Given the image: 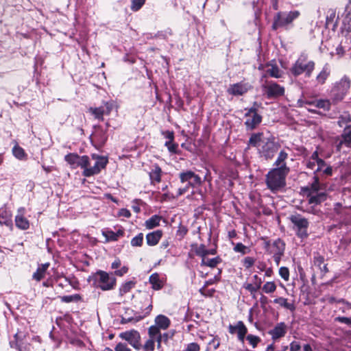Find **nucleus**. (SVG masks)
<instances>
[{"instance_id":"obj_1","label":"nucleus","mask_w":351,"mask_h":351,"mask_svg":"<svg viewBox=\"0 0 351 351\" xmlns=\"http://www.w3.org/2000/svg\"><path fill=\"white\" fill-rule=\"evenodd\" d=\"M248 146L256 147L260 156L266 160L272 159L280 147V143L275 141L274 137L265 136L263 132L252 134L249 139Z\"/></svg>"},{"instance_id":"obj_2","label":"nucleus","mask_w":351,"mask_h":351,"mask_svg":"<svg viewBox=\"0 0 351 351\" xmlns=\"http://www.w3.org/2000/svg\"><path fill=\"white\" fill-rule=\"evenodd\" d=\"M289 171L284 168H273L265 176V184L271 192L276 193L286 186V178Z\"/></svg>"},{"instance_id":"obj_3","label":"nucleus","mask_w":351,"mask_h":351,"mask_svg":"<svg viewBox=\"0 0 351 351\" xmlns=\"http://www.w3.org/2000/svg\"><path fill=\"white\" fill-rule=\"evenodd\" d=\"M88 282L91 285L102 291H110L115 288L117 285V279L112 275L102 270H98L95 273L92 274L88 278Z\"/></svg>"},{"instance_id":"obj_4","label":"nucleus","mask_w":351,"mask_h":351,"mask_svg":"<svg viewBox=\"0 0 351 351\" xmlns=\"http://www.w3.org/2000/svg\"><path fill=\"white\" fill-rule=\"evenodd\" d=\"M299 16L300 12L298 10L291 11L289 12H279L274 18L272 29L276 30L281 27L287 28V27Z\"/></svg>"},{"instance_id":"obj_5","label":"nucleus","mask_w":351,"mask_h":351,"mask_svg":"<svg viewBox=\"0 0 351 351\" xmlns=\"http://www.w3.org/2000/svg\"><path fill=\"white\" fill-rule=\"evenodd\" d=\"M315 68L313 61L306 62V57L301 56L293 65L291 72L294 76H298L305 73L306 76L310 77Z\"/></svg>"},{"instance_id":"obj_6","label":"nucleus","mask_w":351,"mask_h":351,"mask_svg":"<svg viewBox=\"0 0 351 351\" xmlns=\"http://www.w3.org/2000/svg\"><path fill=\"white\" fill-rule=\"evenodd\" d=\"M289 219L294 225L298 237L301 239L306 238L308 235L307 232L309 225L308 219L300 214L291 215Z\"/></svg>"},{"instance_id":"obj_7","label":"nucleus","mask_w":351,"mask_h":351,"mask_svg":"<svg viewBox=\"0 0 351 351\" xmlns=\"http://www.w3.org/2000/svg\"><path fill=\"white\" fill-rule=\"evenodd\" d=\"M262 88L268 99H276L285 94V88L273 81H266Z\"/></svg>"},{"instance_id":"obj_8","label":"nucleus","mask_w":351,"mask_h":351,"mask_svg":"<svg viewBox=\"0 0 351 351\" xmlns=\"http://www.w3.org/2000/svg\"><path fill=\"white\" fill-rule=\"evenodd\" d=\"M285 250V243L280 239H277L272 242L271 247L268 254H272L274 260L277 265H279L282 257L284 256Z\"/></svg>"},{"instance_id":"obj_9","label":"nucleus","mask_w":351,"mask_h":351,"mask_svg":"<svg viewBox=\"0 0 351 351\" xmlns=\"http://www.w3.org/2000/svg\"><path fill=\"white\" fill-rule=\"evenodd\" d=\"M120 338L128 341L134 349L139 350L142 348L140 333L135 330L125 331L119 334Z\"/></svg>"},{"instance_id":"obj_10","label":"nucleus","mask_w":351,"mask_h":351,"mask_svg":"<svg viewBox=\"0 0 351 351\" xmlns=\"http://www.w3.org/2000/svg\"><path fill=\"white\" fill-rule=\"evenodd\" d=\"M179 178L181 182L188 183L186 186L188 187H195L202 184L201 178L191 170L180 172L179 174Z\"/></svg>"},{"instance_id":"obj_11","label":"nucleus","mask_w":351,"mask_h":351,"mask_svg":"<svg viewBox=\"0 0 351 351\" xmlns=\"http://www.w3.org/2000/svg\"><path fill=\"white\" fill-rule=\"evenodd\" d=\"M97 160L93 167H88L85 171H83V176L90 177L100 173L102 169L106 168L108 164V158L104 156H97Z\"/></svg>"},{"instance_id":"obj_12","label":"nucleus","mask_w":351,"mask_h":351,"mask_svg":"<svg viewBox=\"0 0 351 351\" xmlns=\"http://www.w3.org/2000/svg\"><path fill=\"white\" fill-rule=\"evenodd\" d=\"M228 331L230 334L237 332L238 339L242 343H244L245 337L247 332V328L242 321H239L235 326L230 324Z\"/></svg>"},{"instance_id":"obj_13","label":"nucleus","mask_w":351,"mask_h":351,"mask_svg":"<svg viewBox=\"0 0 351 351\" xmlns=\"http://www.w3.org/2000/svg\"><path fill=\"white\" fill-rule=\"evenodd\" d=\"M287 328L285 322H280L272 330H270L268 333L271 336L272 339L276 341L284 337L287 333Z\"/></svg>"},{"instance_id":"obj_14","label":"nucleus","mask_w":351,"mask_h":351,"mask_svg":"<svg viewBox=\"0 0 351 351\" xmlns=\"http://www.w3.org/2000/svg\"><path fill=\"white\" fill-rule=\"evenodd\" d=\"M143 319V317L141 315H138L137 313H134V311L131 308H126L125 313L121 316V324H127L129 322H137Z\"/></svg>"},{"instance_id":"obj_15","label":"nucleus","mask_w":351,"mask_h":351,"mask_svg":"<svg viewBox=\"0 0 351 351\" xmlns=\"http://www.w3.org/2000/svg\"><path fill=\"white\" fill-rule=\"evenodd\" d=\"M162 236V230H157L146 235V241L148 245L154 246L157 245Z\"/></svg>"},{"instance_id":"obj_16","label":"nucleus","mask_w":351,"mask_h":351,"mask_svg":"<svg viewBox=\"0 0 351 351\" xmlns=\"http://www.w3.org/2000/svg\"><path fill=\"white\" fill-rule=\"evenodd\" d=\"M0 224L12 228L13 223L12 220V215L10 211L4 208H0Z\"/></svg>"},{"instance_id":"obj_17","label":"nucleus","mask_w":351,"mask_h":351,"mask_svg":"<svg viewBox=\"0 0 351 351\" xmlns=\"http://www.w3.org/2000/svg\"><path fill=\"white\" fill-rule=\"evenodd\" d=\"M288 158V154L284 151L281 150L274 164V165L276 167L275 168H284L285 167L287 169V171H290V169L289 167H287L286 164V160Z\"/></svg>"},{"instance_id":"obj_18","label":"nucleus","mask_w":351,"mask_h":351,"mask_svg":"<svg viewBox=\"0 0 351 351\" xmlns=\"http://www.w3.org/2000/svg\"><path fill=\"white\" fill-rule=\"evenodd\" d=\"M247 117L245 125L250 130L254 129L262 121V117L258 114H254Z\"/></svg>"},{"instance_id":"obj_19","label":"nucleus","mask_w":351,"mask_h":351,"mask_svg":"<svg viewBox=\"0 0 351 351\" xmlns=\"http://www.w3.org/2000/svg\"><path fill=\"white\" fill-rule=\"evenodd\" d=\"M313 193H310L308 195V204H319L322 202H324L326 199V194L324 192L321 193H315V195L313 194Z\"/></svg>"},{"instance_id":"obj_20","label":"nucleus","mask_w":351,"mask_h":351,"mask_svg":"<svg viewBox=\"0 0 351 351\" xmlns=\"http://www.w3.org/2000/svg\"><path fill=\"white\" fill-rule=\"evenodd\" d=\"M247 91V89L241 83L230 85L228 89V93L232 95H243Z\"/></svg>"},{"instance_id":"obj_21","label":"nucleus","mask_w":351,"mask_h":351,"mask_svg":"<svg viewBox=\"0 0 351 351\" xmlns=\"http://www.w3.org/2000/svg\"><path fill=\"white\" fill-rule=\"evenodd\" d=\"M161 174H162L161 168L158 165H155L154 168L152 169V171L149 173L151 183L152 184H154L155 182L159 183L161 181Z\"/></svg>"},{"instance_id":"obj_22","label":"nucleus","mask_w":351,"mask_h":351,"mask_svg":"<svg viewBox=\"0 0 351 351\" xmlns=\"http://www.w3.org/2000/svg\"><path fill=\"white\" fill-rule=\"evenodd\" d=\"M156 326L160 329L166 330L170 325V319L165 315H159L155 318Z\"/></svg>"},{"instance_id":"obj_23","label":"nucleus","mask_w":351,"mask_h":351,"mask_svg":"<svg viewBox=\"0 0 351 351\" xmlns=\"http://www.w3.org/2000/svg\"><path fill=\"white\" fill-rule=\"evenodd\" d=\"M149 283L152 285V287L154 290H160L163 287V282L160 279L158 273H154L149 276Z\"/></svg>"},{"instance_id":"obj_24","label":"nucleus","mask_w":351,"mask_h":351,"mask_svg":"<svg viewBox=\"0 0 351 351\" xmlns=\"http://www.w3.org/2000/svg\"><path fill=\"white\" fill-rule=\"evenodd\" d=\"M103 234L106 238L107 241H115L118 240L119 237L123 236L124 231L121 229L118 230L116 232L112 230H108L103 232Z\"/></svg>"},{"instance_id":"obj_25","label":"nucleus","mask_w":351,"mask_h":351,"mask_svg":"<svg viewBox=\"0 0 351 351\" xmlns=\"http://www.w3.org/2000/svg\"><path fill=\"white\" fill-rule=\"evenodd\" d=\"M274 303L279 304L280 306L288 309L291 311H293L295 309V306L293 303H289L287 298L279 297L274 300Z\"/></svg>"},{"instance_id":"obj_26","label":"nucleus","mask_w":351,"mask_h":351,"mask_svg":"<svg viewBox=\"0 0 351 351\" xmlns=\"http://www.w3.org/2000/svg\"><path fill=\"white\" fill-rule=\"evenodd\" d=\"M350 87V80L349 77L344 76L340 82L337 84L335 88L337 90L343 92L346 94Z\"/></svg>"},{"instance_id":"obj_27","label":"nucleus","mask_w":351,"mask_h":351,"mask_svg":"<svg viewBox=\"0 0 351 351\" xmlns=\"http://www.w3.org/2000/svg\"><path fill=\"white\" fill-rule=\"evenodd\" d=\"M221 262V258L219 256H216L213 258H206V256L202 259L201 266H207L213 268L215 267Z\"/></svg>"},{"instance_id":"obj_28","label":"nucleus","mask_w":351,"mask_h":351,"mask_svg":"<svg viewBox=\"0 0 351 351\" xmlns=\"http://www.w3.org/2000/svg\"><path fill=\"white\" fill-rule=\"evenodd\" d=\"M15 223L16 227L21 230H27L29 227V221L21 215H18L15 217Z\"/></svg>"},{"instance_id":"obj_29","label":"nucleus","mask_w":351,"mask_h":351,"mask_svg":"<svg viewBox=\"0 0 351 351\" xmlns=\"http://www.w3.org/2000/svg\"><path fill=\"white\" fill-rule=\"evenodd\" d=\"M162 217L159 215H154L145 221V225L147 229H152L159 226Z\"/></svg>"},{"instance_id":"obj_30","label":"nucleus","mask_w":351,"mask_h":351,"mask_svg":"<svg viewBox=\"0 0 351 351\" xmlns=\"http://www.w3.org/2000/svg\"><path fill=\"white\" fill-rule=\"evenodd\" d=\"M330 75V70L327 65H325L322 69V71L319 73V74L317 76L316 80L317 82L320 84H323L325 83L326 79Z\"/></svg>"},{"instance_id":"obj_31","label":"nucleus","mask_w":351,"mask_h":351,"mask_svg":"<svg viewBox=\"0 0 351 351\" xmlns=\"http://www.w3.org/2000/svg\"><path fill=\"white\" fill-rule=\"evenodd\" d=\"M62 302L70 303L82 301V298L80 294H74L71 295H64L59 297Z\"/></svg>"},{"instance_id":"obj_32","label":"nucleus","mask_w":351,"mask_h":351,"mask_svg":"<svg viewBox=\"0 0 351 351\" xmlns=\"http://www.w3.org/2000/svg\"><path fill=\"white\" fill-rule=\"evenodd\" d=\"M78 160V154L75 153H69L64 156V160L69 163L72 168H76Z\"/></svg>"},{"instance_id":"obj_33","label":"nucleus","mask_w":351,"mask_h":351,"mask_svg":"<svg viewBox=\"0 0 351 351\" xmlns=\"http://www.w3.org/2000/svg\"><path fill=\"white\" fill-rule=\"evenodd\" d=\"M76 168L80 167L85 171L86 169H88V167L90 166V159L88 156H80L78 155V160L77 162Z\"/></svg>"},{"instance_id":"obj_34","label":"nucleus","mask_w":351,"mask_h":351,"mask_svg":"<svg viewBox=\"0 0 351 351\" xmlns=\"http://www.w3.org/2000/svg\"><path fill=\"white\" fill-rule=\"evenodd\" d=\"M346 93L343 92L339 91L337 90V88H334L331 91V99L334 104H336L340 101H341Z\"/></svg>"},{"instance_id":"obj_35","label":"nucleus","mask_w":351,"mask_h":351,"mask_svg":"<svg viewBox=\"0 0 351 351\" xmlns=\"http://www.w3.org/2000/svg\"><path fill=\"white\" fill-rule=\"evenodd\" d=\"M12 153L14 156L19 160H24L27 158V154H25L24 149L19 145H15L13 147Z\"/></svg>"},{"instance_id":"obj_36","label":"nucleus","mask_w":351,"mask_h":351,"mask_svg":"<svg viewBox=\"0 0 351 351\" xmlns=\"http://www.w3.org/2000/svg\"><path fill=\"white\" fill-rule=\"evenodd\" d=\"M135 283L133 281H128L123 283L119 288V295L123 296L128 293L134 287Z\"/></svg>"},{"instance_id":"obj_37","label":"nucleus","mask_w":351,"mask_h":351,"mask_svg":"<svg viewBox=\"0 0 351 351\" xmlns=\"http://www.w3.org/2000/svg\"><path fill=\"white\" fill-rule=\"evenodd\" d=\"M149 337L153 339H158L161 337L160 329L156 326H152L148 329Z\"/></svg>"},{"instance_id":"obj_38","label":"nucleus","mask_w":351,"mask_h":351,"mask_svg":"<svg viewBox=\"0 0 351 351\" xmlns=\"http://www.w3.org/2000/svg\"><path fill=\"white\" fill-rule=\"evenodd\" d=\"M315 107L322 108L325 110H329L330 108V102L328 99L315 100Z\"/></svg>"},{"instance_id":"obj_39","label":"nucleus","mask_w":351,"mask_h":351,"mask_svg":"<svg viewBox=\"0 0 351 351\" xmlns=\"http://www.w3.org/2000/svg\"><path fill=\"white\" fill-rule=\"evenodd\" d=\"M341 137L346 143H351V125L345 126Z\"/></svg>"},{"instance_id":"obj_40","label":"nucleus","mask_w":351,"mask_h":351,"mask_svg":"<svg viewBox=\"0 0 351 351\" xmlns=\"http://www.w3.org/2000/svg\"><path fill=\"white\" fill-rule=\"evenodd\" d=\"M280 71L277 66H272L271 68L266 70L264 77L269 75L273 77L278 78L280 77Z\"/></svg>"},{"instance_id":"obj_41","label":"nucleus","mask_w":351,"mask_h":351,"mask_svg":"<svg viewBox=\"0 0 351 351\" xmlns=\"http://www.w3.org/2000/svg\"><path fill=\"white\" fill-rule=\"evenodd\" d=\"M90 112L95 116V119H97L98 120L103 121L104 118V110L101 108V107L98 108H90L89 109Z\"/></svg>"},{"instance_id":"obj_42","label":"nucleus","mask_w":351,"mask_h":351,"mask_svg":"<svg viewBox=\"0 0 351 351\" xmlns=\"http://www.w3.org/2000/svg\"><path fill=\"white\" fill-rule=\"evenodd\" d=\"M14 341H11L10 342V346L12 348H15L19 350L23 346L22 339L20 337L19 333H16L14 336Z\"/></svg>"},{"instance_id":"obj_43","label":"nucleus","mask_w":351,"mask_h":351,"mask_svg":"<svg viewBox=\"0 0 351 351\" xmlns=\"http://www.w3.org/2000/svg\"><path fill=\"white\" fill-rule=\"evenodd\" d=\"M259 285H257V286H254L252 284H250V283H244L243 287V288H245L246 290H247L251 295L252 296L253 298H256V293L257 292V291L259 289Z\"/></svg>"},{"instance_id":"obj_44","label":"nucleus","mask_w":351,"mask_h":351,"mask_svg":"<svg viewBox=\"0 0 351 351\" xmlns=\"http://www.w3.org/2000/svg\"><path fill=\"white\" fill-rule=\"evenodd\" d=\"M262 289L266 293H271L276 291V285L274 282H267Z\"/></svg>"},{"instance_id":"obj_45","label":"nucleus","mask_w":351,"mask_h":351,"mask_svg":"<svg viewBox=\"0 0 351 351\" xmlns=\"http://www.w3.org/2000/svg\"><path fill=\"white\" fill-rule=\"evenodd\" d=\"M146 0H132L130 8L132 11H138L145 4Z\"/></svg>"},{"instance_id":"obj_46","label":"nucleus","mask_w":351,"mask_h":351,"mask_svg":"<svg viewBox=\"0 0 351 351\" xmlns=\"http://www.w3.org/2000/svg\"><path fill=\"white\" fill-rule=\"evenodd\" d=\"M351 121V117L349 114H344L339 117L337 123L340 127L348 125L347 124Z\"/></svg>"},{"instance_id":"obj_47","label":"nucleus","mask_w":351,"mask_h":351,"mask_svg":"<svg viewBox=\"0 0 351 351\" xmlns=\"http://www.w3.org/2000/svg\"><path fill=\"white\" fill-rule=\"evenodd\" d=\"M246 339L248 341L249 343L252 346L253 348H256L258 343L261 341L259 337L253 335H248L246 337Z\"/></svg>"},{"instance_id":"obj_48","label":"nucleus","mask_w":351,"mask_h":351,"mask_svg":"<svg viewBox=\"0 0 351 351\" xmlns=\"http://www.w3.org/2000/svg\"><path fill=\"white\" fill-rule=\"evenodd\" d=\"M195 252L197 256L202 257V259L208 255V252H206V246L204 244L197 246L195 250Z\"/></svg>"},{"instance_id":"obj_49","label":"nucleus","mask_w":351,"mask_h":351,"mask_svg":"<svg viewBox=\"0 0 351 351\" xmlns=\"http://www.w3.org/2000/svg\"><path fill=\"white\" fill-rule=\"evenodd\" d=\"M324 262V257L319 253H314L313 256V264L315 266L319 268Z\"/></svg>"},{"instance_id":"obj_50","label":"nucleus","mask_w":351,"mask_h":351,"mask_svg":"<svg viewBox=\"0 0 351 351\" xmlns=\"http://www.w3.org/2000/svg\"><path fill=\"white\" fill-rule=\"evenodd\" d=\"M143 241V233H139L138 235L134 237L131 241V245L134 247H141Z\"/></svg>"},{"instance_id":"obj_51","label":"nucleus","mask_w":351,"mask_h":351,"mask_svg":"<svg viewBox=\"0 0 351 351\" xmlns=\"http://www.w3.org/2000/svg\"><path fill=\"white\" fill-rule=\"evenodd\" d=\"M234 250L236 252H241L242 254H245L250 251L248 247L241 243H237L234 247Z\"/></svg>"},{"instance_id":"obj_52","label":"nucleus","mask_w":351,"mask_h":351,"mask_svg":"<svg viewBox=\"0 0 351 351\" xmlns=\"http://www.w3.org/2000/svg\"><path fill=\"white\" fill-rule=\"evenodd\" d=\"M143 348L146 351H154L155 348V339L149 337L144 344Z\"/></svg>"},{"instance_id":"obj_53","label":"nucleus","mask_w":351,"mask_h":351,"mask_svg":"<svg viewBox=\"0 0 351 351\" xmlns=\"http://www.w3.org/2000/svg\"><path fill=\"white\" fill-rule=\"evenodd\" d=\"M165 145L167 147L169 152L173 154L178 153V145L177 143H173V141H166Z\"/></svg>"},{"instance_id":"obj_54","label":"nucleus","mask_w":351,"mask_h":351,"mask_svg":"<svg viewBox=\"0 0 351 351\" xmlns=\"http://www.w3.org/2000/svg\"><path fill=\"white\" fill-rule=\"evenodd\" d=\"M279 275L285 281L289 280V269L287 267H281L279 269Z\"/></svg>"},{"instance_id":"obj_55","label":"nucleus","mask_w":351,"mask_h":351,"mask_svg":"<svg viewBox=\"0 0 351 351\" xmlns=\"http://www.w3.org/2000/svg\"><path fill=\"white\" fill-rule=\"evenodd\" d=\"M199 292L204 297H212L214 293L215 292V289H206V288L202 287L201 289H199Z\"/></svg>"},{"instance_id":"obj_56","label":"nucleus","mask_w":351,"mask_h":351,"mask_svg":"<svg viewBox=\"0 0 351 351\" xmlns=\"http://www.w3.org/2000/svg\"><path fill=\"white\" fill-rule=\"evenodd\" d=\"M314 181L311 186V193H317L320 189L319 178L317 176L313 177Z\"/></svg>"},{"instance_id":"obj_57","label":"nucleus","mask_w":351,"mask_h":351,"mask_svg":"<svg viewBox=\"0 0 351 351\" xmlns=\"http://www.w3.org/2000/svg\"><path fill=\"white\" fill-rule=\"evenodd\" d=\"M254 263H255V259L253 257H250V256H247V257L244 258V259L243 261V266L246 269H249L251 267H252L253 265L254 264Z\"/></svg>"},{"instance_id":"obj_58","label":"nucleus","mask_w":351,"mask_h":351,"mask_svg":"<svg viewBox=\"0 0 351 351\" xmlns=\"http://www.w3.org/2000/svg\"><path fill=\"white\" fill-rule=\"evenodd\" d=\"M258 103L256 101L254 102L253 104V106L251 107L249 109H245V110H247V112L245 114V117H250V115H252V114H258L257 113V106H258Z\"/></svg>"},{"instance_id":"obj_59","label":"nucleus","mask_w":351,"mask_h":351,"mask_svg":"<svg viewBox=\"0 0 351 351\" xmlns=\"http://www.w3.org/2000/svg\"><path fill=\"white\" fill-rule=\"evenodd\" d=\"M200 346L197 343H189L184 351H199Z\"/></svg>"},{"instance_id":"obj_60","label":"nucleus","mask_w":351,"mask_h":351,"mask_svg":"<svg viewBox=\"0 0 351 351\" xmlns=\"http://www.w3.org/2000/svg\"><path fill=\"white\" fill-rule=\"evenodd\" d=\"M335 322H338L340 323L345 324L348 326H351V317H337L335 319Z\"/></svg>"},{"instance_id":"obj_61","label":"nucleus","mask_w":351,"mask_h":351,"mask_svg":"<svg viewBox=\"0 0 351 351\" xmlns=\"http://www.w3.org/2000/svg\"><path fill=\"white\" fill-rule=\"evenodd\" d=\"M162 134L164 136V137L165 138L167 139V141H173L174 132L173 131H169V130L162 131Z\"/></svg>"},{"instance_id":"obj_62","label":"nucleus","mask_w":351,"mask_h":351,"mask_svg":"<svg viewBox=\"0 0 351 351\" xmlns=\"http://www.w3.org/2000/svg\"><path fill=\"white\" fill-rule=\"evenodd\" d=\"M101 108L104 110V114H109L112 108H113V104L110 102H106L104 106H101Z\"/></svg>"},{"instance_id":"obj_63","label":"nucleus","mask_w":351,"mask_h":351,"mask_svg":"<svg viewBox=\"0 0 351 351\" xmlns=\"http://www.w3.org/2000/svg\"><path fill=\"white\" fill-rule=\"evenodd\" d=\"M188 229L186 227L184 226H180L178 230H177V235L180 237V239L184 238V237L187 234Z\"/></svg>"},{"instance_id":"obj_64","label":"nucleus","mask_w":351,"mask_h":351,"mask_svg":"<svg viewBox=\"0 0 351 351\" xmlns=\"http://www.w3.org/2000/svg\"><path fill=\"white\" fill-rule=\"evenodd\" d=\"M115 351H131V350L128 347L126 343H119L117 344L115 348Z\"/></svg>"}]
</instances>
